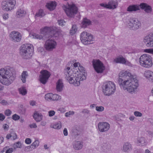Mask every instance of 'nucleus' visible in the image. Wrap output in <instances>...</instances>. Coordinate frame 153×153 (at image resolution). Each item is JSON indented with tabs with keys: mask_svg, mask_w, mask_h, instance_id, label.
Masks as SVG:
<instances>
[{
	"mask_svg": "<svg viewBox=\"0 0 153 153\" xmlns=\"http://www.w3.org/2000/svg\"><path fill=\"white\" fill-rule=\"evenodd\" d=\"M29 126L31 128H35L37 127L36 124L35 123H33L32 124L30 125H29Z\"/></svg>",
	"mask_w": 153,
	"mask_h": 153,
	"instance_id": "obj_53",
	"label": "nucleus"
},
{
	"mask_svg": "<svg viewBox=\"0 0 153 153\" xmlns=\"http://www.w3.org/2000/svg\"><path fill=\"white\" fill-rule=\"evenodd\" d=\"M58 110L60 111L62 113H63L65 111V108L63 107L59 108L58 109Z\"/></svg>",
	"mask_w": 153,
	"mask_h": 153,
	"instance_id": "obj_56",
	"label": "nucleus"
},
{
	"mask_svg": "<svg viewBox=\"0 0 153 153\" xmlns=\"http://www.w3.org/2000/svg\"><path fill=\"white\" fill-rule=\"evenodd\" d=\"M58 22L59 25L61 26L64 25V23H65V22L63 20H58Z\"/></svg>",
	"mask_w": 153,
	"mask_h": 153,
	"instance_id": "obj_49",
	"label": "nucleus"
},
{
	"mask_svg": "<svg viewBox=\"0 0 153 153\" xmlns=\"http://www.w3.org/2000/svg\"><path fill=\"white\" fill-rule=\"evenodd\" d=\"M137 143L139 144L141 146H144L146 145V140L144 137H142L138 138Z\"/></svg>",
	"mask_w": 153,
	"mask_h": 153,
	"instance_id": "obj_27",
	"label": "nucleus"
},
{
	"mask_svg": "<svg viewBox=\"0 0 153 153\" xmlns=\"http://www.w3.org/2000/svg\"><path fill=\"white\" fill-rule=\"evenodd\" d=\"M25 142L26 144H29L31 143V140L30 138H27L25 140Z\"/></svg>",
	"mask_w": 153,
	"mask_h": 153,
	"instance_id": "obj_48",
	"label": "nucleus"
},
{
	"mask_svg": "<svg viewBox=\"0 0 153 153\" xmlns=\"http://www.w3.org/2000/svg\"><path fill=\"white\" fill-rule=\"evenodd\" d=\"M61 99V97L59 96L58 95L54 94H53V96L52 97V100H59V99Z\"/></svg>",
	"mask_w": 153,
	"mask_h": 153,
	"instance_id": "obj_38",
	"label": "nucleus"
},
{
	"mask_svg": "<svg viewBox=\"0 0 153 153\" xmlns=\"http://www.w3.org/2000/svg\"><path fill=\"white\" fill-rule=\"evenodd\" d=\"M62 127L61 123L60 122L55 123L53 125V128L55 129H59Z\"/></svg>",
	"mask_w": 153,
	"mask_h": 153,
	"instance_id": "obj_35",
	"label": "nucleus"
},
{
	"mask_svg": "<svg viewBox=\"0 0 153 153\" xmlns=\"http://www.w3.org/2000/svg\"><path fill=\"white\" fill-rule=\"evenodd\" d=\"M0 103H1L3 105H7V101L4 100H1V102Z\"/></svg>",
	"mask_w": 153,
	"mask_h": 153,
	"instance_id": "obj_60",
	"label": "nucleus"
},
{
	"mask_svg": "<svg viewBox=\"0 0 153 153\" xmlns=\"http://www.w3.org/2000/svg\"><path fill=\"white\" fill-rule=\"evenodd\" d=\"M82 24V27L85 28L91 24V22L86 18H84L83 19Z\"/></svg>",
	"mask_w": 153,
	"mask_h": 153,
	"instance_id": "obj_24",
	"label": "nucleus"
},
{
	"mask_svg": "<svg viewBox=\"0 0 153 153\" xmlns=\"http://www.w3.org/2000/svg\"><path fill=\"white\" fill-rule=\"evenodd\" d=\"M65 13L70 18L73 17L77 11L76 7L74 4L69 5L68 7L65 10Z\"/></svg>",
	"mask_w": 153,
	"mask_h": 153,
	"instance_id": "obj_13",
	"label": "nucleus"
},
{
	"mask_svg": "<svg viewBox=\"0 0 153 153\" xmlns=\"http://www.w3.org/2000/svg\"><path fill=\"white\" fill-rule=\"evenodd\" d=\"M40 73L41 74L39 76L40 81L41 83L45 84L47 82L51 74L48 71L46 70L41 71Z\"/></svg>",
	"mask_w": 153,
	"mask_h": 153,
	"instance_id": "obj_15",
	"label": "nucleus"
},
{
	"mask_svg": "<svg viewBox=\"0 0 153 153\" xmlns=\"http://www.w3.org/2000/svg\"><path fill=\"white\" fill-rule=\"evenodd\" d=\"M131 145L128 142L124 143L123 146V150L125 152H128L132 150Z\"/></svg>",
	"mask_w": 153,
	"mask_h": 153,
	"instance_id": "obj_20",
	"label": "nucleus"
},
{
	"mask_svg": "<svg viewBox=\"0 0 153 153\" xmlns=\"http://www.w3.org/2000/svg\"><path fill=\"white\" fill-rule=\"evenodd\" d=\"M125 58L122 56H118L115 58V62L123 64Z\"/></svg>",
	"mask_w": 153,
	"mask_h": 153,
	"instance_id": "obj_29",
	"label": "nucleus"
},
{
	"mask_svg": "<svg viewBox=\"0 0 153 153\" xmlns=\"http://www.w3.org/2000/svg\"><path fill=\"white\" fill-rule=\"evenodd\" d=\"M10 39L14 42H18L21 39L22 36L18 32L15 31H12L9 35Z\"/></svg>",
	"mask_w": 153,
	"mask_h": 153,
	"instance_id": "obj_16",
	"label": "nucleus"
},
{
	"mask_svg": "<svg viewBox=\"0 0 153 153\" xmlns=\"http://www.w3.org/2000/svg\"><path fill=\"white\" fill-rule=\"evenodd\" d=\"M107 5L108 9H114L115 8V2L114 0L110 1Z\"/></svg>",
	"mask_w": 153,
	"mask_h": 153,
	"instance_id": "obj_30",
	"label": "nucleus"
},
{
	"mask_svg": "<svg viewBox=\"0 0 153 153\" xmlns=\"http://www.w3.org/2000/svg\"><path fill=\"white\" fill-rule=\"evenodd\" d=\"M12 118L14 120H17L20 118V117L16 114H15L12 116Z\"/></svg>",
	"mask_w": 153,
	"mask_h": 153,
	"instance_id": "obj_43",
	"label": "nucleus"
},
{
	"mask_svg": "<svg viewBox=\"0 0 153 153\" xmlns=\"http://www.w3.org/2000/svg\"><path fill=\"white\" fill-rule=\"evenodd\" d=\"M5 118V116L2 114H0V120L3 121Z\"/></svg>",
	"mask_w": 153,
	"mask_h": 153,
	"instance_id": "obj_52",
	"label": "nucleus"
},
{
	"mask_svg": "<svg viewBox=\"0 0 153 153\" xmlns=\"http://www.w3.org/2000/svg\"><path fill=\"white\" fill-rule=\"evenodd\" d=\"M4 140V138L3 137H0V144L3 142Z\"/></svg>",
	"mask_w": 153,
	"mask_h": 153,
	"instance_id": "obj_63",
	"label": "nucleus"
},
{
	"mask_svg": "<svg viewBox=\"0 0 153 153\" xmlns=\"http://www.w3.org/2000/svg\"><path fill=\"white\" fill-rule=\"evenodd\" d=\"M11 114V111L9 109H7L5 110V114L7 116H10Z\"/></svg>",
	"mask_w": 153,
	"mask_h": 153,
	"instance_id": "obj_46",
	"label": "nucleus"
},
{
	"mask_svg": "<svg viewBox=\"0 0 153 153\" xmlns=\"http://www.w3.org/2000/svg\"><path fill=\"white\" fill-rule=\"evenodd\" d=\"M13 152L12 148H10L7 149L6 152V153H12Z\"/></svg>",
	"mask_w": 153,
	"mask_h": 153,
	"instance_id": "obj_54",
	"label": "nucleus"
},
{
	"mask_svg": "<svg viewBox=\"0 0 153 153\" xmlns=\"http://www.w3.org/2000/svg\"><path fill=\"white\" fill-rule=\"evenodd\" d=\"M36 102L34 100H31L30 102V105L32 106H34L35 105Z\"/></svg>",
	"mask_w": 153,
	"mask_h": 153,
	"instance_id": "obj_57",
	"label": "nucleus"
},
{
	"mask_svg": "<svg viewBox=\"0 0 153 153\" xmlns=\"http://www.w3.org/2000/svg\"><path fill=\"white\" fill-rule=\"evenodd\" d=\"M93 67L98 73H102L105 70L103 63L99 60L93 59L92 61Z\"/></svg>",
	"mask_w": 153,
	"mask_h": 153,
	"instance_id": "obj_12",
	"label": "nucleus"
},
{
	"mask_svg": "<svg viewBox=\"0 0 153 153\" xmlns=\"http://www.w3.org/2000/svg\"><path fill=\"white\" fill-rule=\"evenodd\" d=\"M39 140H36L31 145L32 146V148L34 149L39 146Z\"/></svg>",
	"mask_w": 153,
	"mask_h": 153,
	"instance_id": "obj_37",
	"label": "nucleus"
},
{
	"mask_svg": "<svg viewBox=\"0 0 153 153\" xmlns=\"http://www.w3.org/2000/svg\"><path fill=\"white\" fill-rule=\"evenodd\" d=\"M22 144L20 142H18L14 144V148L16 149L17 148H21L22 147Z\"/></svg>",
	"mask_w": 153,
	"mask_h": 153,
	"instance_id": "obj_39",
	"label": "nucleus"
},
{
	"mask_svg": "<svg viewBox=\"0 0 153 153\" xmlns=\"http://www.w3.org/2000/svg\"><path fill=\"white\" fill-rule=\"evenodd\" d=\"M15 77V71L13 68L7 66L0 70V82L3 84L9 85Z\"/></svg>",
	"mask_w": 153,
	"mask_h": 153,
	"instance_id": "obj_3",
	"label": "nucleus"
},
{
	"mask_svg": "<svg viewBox=\"0 0 153 153\" xmlns=\"http://www.w3.org/2000/svg\"><path fill=\"white\" fill-rule=\"evenodd\" d=\"M90 111L87 109H83L82 111V113L84 114H90Z\"/></svg>",
	"mask_w": 153,
	"mask_h": 153,
	"instance_id": "obj_42",
	"label": "nucleus"
},
{
	"mask_svg": "<svg viewBox=\"0 0 153 153\" xmlns=\"http://www.w3.org/2000/svg\"><path fill=\"white\" fill-rule=\"evenodd\" d=\"M63 134L65 136H66L68 135V131L67 130L66 128H65L63 130Z\"/></svg>",
	"mask_w": 153,
	"mask_h": 153,
	"instance_id": "obj_55",
	"label": "nucleus"
},
{
	"mask_svg": "<svg viewBox=\"0 0 153 153\" xmlns=\"http://www.w3.org/2000/svg\"><path fill=\"white\" fill-rule=\"evenodd\" d=\"M9 128V126L7 124H5L3 126V128H4V129L5 130H8Z\"/></svg>",
	"mask_w": 153,
	"mask_h": 153,
	"instance_id": "obj_59",
	"label": "nucleus"
},
{
	"mask_svg": "<svg viewBox=\"0 0 153 153\" xmlns=\"http://www.w3.org/2000/svg\"><path fill=\"white\" fill-rule=\"evenodd\" d=\"M78 69L80 73L79 74H77L76 76V74L73 73V71L70 69V67H67L64 71L66 79L68 80L70 84H73L75 86H79L80 84V81H83L86 79L85 75L84 74V68L79 65Z\"/></svg>",
	"mask_w": 153,
	"mask_h": 153,
	"instance_id": "obj_2",
	"label": "nucleus"
},
{
	"mask_svg": "<svg viewBox=\"0 0 153 153\" xmlns=\"http://www.w3.org/2000/svg\"><path fill=\"white\" fill-rule=\"evenodd\" d=\"M11 137L12 139L13 140H15L17 138V136L15 133H14L12 135H11Z\"/></svg>",
	"mask_w": 153,
	"mask_h": 153,
	"instance_id": "obj_51",
	"label": "nucleus"
},
{
	"mask_svg": "<svg viewBox=\"0 0 153 153\" xmlns=\"http://www.w3.org/2000/svg\"><path fill=\"white\" fill-rule=\"evenodd\" d=\"M144 41L147 47H153V33H150L145 36Z\"/></svg>",
	"mask_w": 153,
	"mask_h": 153,
	"instance_id": "obj_17",
	"label": "nucleus"
},
{
	"mask_svg": "<svg viewBox=\"0 0 153 153\" xmlns=\"http://www.w3.org/2000/svg\"><path fill=\"white\" fill-rule=\"evenodd\" d=\"M119 76L118 82L120 87L129 93L134 92L138 86L137 79L127 71L121 72Z\"/></svg>",
	"mask_w": 153,
	"mask_h": 153,
	"instance_id": "obj_1",
	"label": "nucleus"
},
{
	"mask_svg": "<svg viewBox=\"0 0 153 153\" xmlns=\"http://www.w3.org/2000/svg\"><path fill=\"white\" fill-rule=\"evenodd\" d=\"M53 96V94L51 93H47L45 96V98L46 100L51 101Z\"/></svg>",
	"mask_w": 153,
	"mask_h": 153,
	"instance_id": "obj_34",
	"label": "nucleus"
},
{
	"mask_svg": "<svg viewBox=\"0 0 153 153\" xmlns=\"http://www.w3.org/2000/svg\"><path fill=\"white\" fill-rule=\"evenodd\" d=\"M140 65L145 68H149L152 65L151 56L149 54H144L141 55L139 59Z\"/></svg>",
	"mask_w": 153,
	"mask_h": 153,
	"instance_id": "obj_8",
	"label": "nucleus"
},
{
	"mask_svg": "<svg viewBox=\"0 0 153 153\" xmlns=\"http://www.w3.org/2000/svg\"><path fill=\"white\" fill-rule=\"evenodd\" d=\"M28 76V74L27 71H23L21 75V80L23 83L26 82V79Z\"/></svg>",
	"mask_w": 153,
	"mask_h": 153,
	"instance_id": "obj_28",
	"label": "nucleus"
},
{
	"mask_svg": "<svg viewBox=\"0 0 153 153\" xmlns=\"http://www.w3.org/2000/svg\"><path fill=\"white\" fill-rule=\"evenodd\" d=\"M32 45L30 44L22 45L20 48V53L23 58L29 59L33 54Z\"/></svg>",
	"mask_w": 153,
	"mask_h": 153,
	"instance_id": "obj_6",
	"label": "nucleus"
},
{
	"mask_svg": "<svg viewBox=\"0 0 153 153\" xmlns=\"http://www.w3.org/2000/svg\"><path fill=\"white\" fill-rule=\"evenodd\" d=\"M26 14V11L22 9H19L16 12V15L18 18L23 17Z\"/></svg>",
	"mask_w": 153,
	"mask_h": 153,
	"instance_id": "obj_25",
	"label": "nucleus"
},
{
	"mask_svg": "<svg viewBox=\"0 0 153 153\" xmlns=\"http://www.w3.org/2000/svg\"><path fill=\"white\" fill-rule=\"evenodd\" d=\"M41 34L42 35L34 33L32 35L34 38L40 39H45V38H49L53 36H56V35L57 33L51 27H46L43 29H41Z\"/></svg>",
	"mask_w": 153,
	"mask_h": 153,
	"instance_id": "obj_4",
	"label": "nucleus"
},
{
	"mask_svg": "<svg viewBox=\"0 0 153 153\" xmlns=\"http://www.w3.org/2000/svg\"><path fill=\"white\" fill-rule=\"evenodd\" d=\"M33 149L31 145L27 146L25 148V151L26 152H29Z\"/></svg>",
	"mask_w": 153,
	"mask_h": 153,
	"instance_id": "obj_41",
	"label": "nucleus"
},
{
	"mask_svg": "<svg viewBox=\"0 0 153 153\" xmlns=\"http://www.w3.org/2000/svg\"><path fill=\"white\" fill-rule=\"evenodd\" d=\"M74 114V111H69V112L66 113L65 114V116L66 117H68L71 114L73 115Z\"/></svg>",
	"mask_w": 153,
	"mask_h": 153,
	"instance_id": "obj_45",
	"label": "nucleus"
},
{
	"mask_svg": "<svg viewBox=\"0 0 153 153\" xmlns=\"http://www.w3.org/2000/svg\"><path fill=\"white\" fill-rule=\"evenodd\" d=\"M79 65H80V63L78 62V63H74V65L75 68H78V66Z\"/></svg>",
	"mask_w": 153,
	"mask_h": 153,
	"instance_id": "obj_61",
	"label": "nucleus"
},
{
	"mask_svg": "<svg viewBox=\"0 0 153 153\" xmlns=\"http://www.w3.org/2000/svg\"><path fill=\"white\" fill-rule=\"evenodd\" d=\"M73 148L76 150H79L82 149L83 146L82 143L79 141H75L73 143Z\"/></svg>",
	"mask_w": 153,
	"mask_h": 153,
	"instance_id": "obj_19",
	"label": "nucleus"
},
{
	"mask_svg": "<svg viewBox=\"0 0 153 153\" xmlns=\"http://www.w3.org/2000/svg\"><path fill=\"white\" fill-rule=\"evenodd\" d=\"M56 6V2L55 1H51L46 4V6L50 10H53Z\"/></svg>",
	"mask_w": 153,
	"mask_h": 153,
	"instance_id": "obj_21",
	"label": "nucleus"
},
{
	"mask_svg": "<svg viewBox=\"0 0 153 153\" xmlns=\"http://www.w3.org/2000/svg\"><path fill=\"white\" fill-rule=\"evenodd\" d=\"M96 110L98 111H102L104 110V108L103 106H96Z\"/></svg>",
	"mask_w": 153,
	"mask_h": 153,
	"instance_id": "obj_40",
	"label": "nucleus"
},
{
	"mask_svg": "<svg viewBox=\"0 0 153 153\" xmlns=\"http://www.w3.org/2000/svg\"><path fill=\"white\" fill-rule=\"evenodd\" d=\"M45 15V14L43 10L42 9H40L39 11L36 13L35 15V17H42L44 16Z\"/></svg>",
	"mask_w": 153,
	"mask_h": 153,
	"instance_id": "obj_32",
	"label": "nucleus"
},
{
	"mask_svg": "<svg viewBox=\"0 0 153 153\" xmlns=\"http://www.w3.org/2000/svg\"><path fill=\"white\" fill-rule=\"evenodd\" d=\"M100 5L101 6L104 7L105 8H108V5L107 4L101 3L100 4Z\"/></svg>",
	"mask_w": 153,
	"mask_h": 153,
	"instance_id": "obj_58",
	"label": "nucleus"
},
{
	"mask_svg": "<svg viewBox=\"0 0 153 153\" xmlns=\"http://www.w3.org/2000/svg\"><path fill=\"white\" fill-rule=\"evenodd\" d=\"M3 18L4 20H6L8 18V13H4L3 15Z\"/></svg>",
	"mask_w": 153,
	"mask_h": 153,
	"instance_id": "obj_50",
	"label": "nucleus"
},
{
	"mask_svg": "<svg viewBox=\"0 0 153 153\" xmlns=\"http://www.w3.org/2000/svg\"><path fill=\"white\" fill-rule=\"evenodd\" d=\"M134 115L136 117H141L142 116V114L138 111H135L134 112Z\"/></svg>",
	"mask_w": 153,
	"mask_h": 153,
	"instance_id": "obj_44",
	"label": "nucleus"
},
{
	"mask_svg": "<svg viewBox=\"0 0 153 153\" xmlns=\"http://www.w3.org/2000/svg\"><path fill=\"white\" fill-rule=\"evenodd\" d=\"M80 40L83 44L89 45L91 44V42L94 40V38L90 33L84 31L81 33Z\"/></svg>",
	"mask_w": 153,
	"mask_h": 153,
	"instance_id": "obj_10",
	"label": "nucleus"
},
{
	"mask_svg": "<svg viewBox=\"0 0 153 153\" xmlns=\"http://www.w3.org/2000/svg\"><path fill=\"white\" fill-rule=\"evenodd\" d=\"M144 75L149 81L153 82V72L150 71H145Z\"/></svg>",
	"mask_w": 153,
	"mask_h": 153,
	"instance_id": "obj_22",
	"label": "nucleus"
},
{
	"mask_svg": "<svg viewBox=\"0 0 153 153\" xmlns=\"http://www.w3.org/2000/svg\"><path fill=\"white\" fill-rule=\"evenodd\" d=\"M11 137V135L10 134H8L6 135V138L8 140Z\"/></svg>",
	"mask_w": 153,
	"mask_h": 153,
	"instance_id": "obj_64",
	"label": "nucleus"
},
{
	"mask_svg": "<svg viewBox=\"0 0 153 153\" xmlns=\"http://www.w3.org/2000/svg\"><path fill=\"white\" fill-rule=\"evenodd\" d=\"M56 43L53 39H49L46 40L45 44V48L48 51H52L56 48Z\"/></svg>",
	"mask_w": 153,
	"mask_h": 153,
	"instance_id": "obj_14",
	"label": "nucleus"
},
{
	"mask_svg": "<svg viewBox=\"0 0 153 153\" xmlns=\"http://www.w3.org/2000/svg\"><path fill=\"white\" fill-rule=\"evenodd\" d=\"M55 112L54 111L51 110L48 112L49 116L50 117H52L55 114Z\"/></svg>",
	"mask_w": 153,
	"mask_h": 153,
	"instance_id": "obj_47",
	"label": "nucleus"
},
{
	"mask_svg": "<svg viewBox=\"0 0 153 153\" xmlns=\"http://www.w3.org/2000/svg\"><path fill=\"white\" fill-rule=\"evenodd\" d=\"M115 85L111 81L104 83L103 85L102 91L105 95L109 96L114 93Z\"/></svg>",
	"mask_w": 153,
	"mask_h": 153,
	"instance_id": "obj_9",
	"label": "nucleus"
},
{
	"mask_svg": "<svg viewBox=\"0 0 153 153\" xmlns=\"http://www.w3.org/2000/svg\"><path fill=\"white\" fill-rule=\"evenodd\" d=\"M19 93L22 95H25L27 93V91L25 87H22L19 89Z\"/></svg>",
	"mask_w": 153,
	"mask_h": 153,
	"instance_id": "obj_31",
	"label": "nucleus"
},
{
	"mask_svg": "<svg viewBox=\"0 0 153 153\" xmlns=\"http://www.w3.org/2000/svg\"><path fill=\"white\" fill-rule=\"evenodd\" d=\"M77 29L76 25H72V28L70 30V33L71 35H73L74 34L76 31Z\"/></svg>",
	"mask_w": 153,
	"mask_h": 153,
	"instance_id": "obj_33",
	"label": "nucleus"
},
{
	"mask_svg": "<svg viewBox=\"0 0 153 153\" xmlns=\"http://www.w3.org/2000/svg\"><path fill=\"white\" fill-rule=\"evenodd\" d=\"M123 64L124 65L126 66H127L131 67H132L133 65L131 63V62L128 61L126 58H125Z\"/></svg>",
	"mask_w": 153,
	"mask_h": 153,
	"instance_id": "obj_36",
	"label": "nucleus"
},
{
	"mask_svg": "<svg viewBox=\"0 0 153 153\" xmlns=\"http://www.w3.org/2000/svg\"><path fill=\"white\" fill-rule=\"evenodd\" d=\"M139 7L141 9L144 10L145 12L147 13H150L152 11L151 6L144 3H141L139 6L137 5H130L127 8V10L130 12L136 11L140 10Z\"/></svg>",
	"mask_w": 153,
	"mask_h": 153,
	"instance_id": "obj_7",
	"label": "nucleus"
},
{
	"mask_svg": "<svg viewBox=\"0 0 153 153\" xmlns=\"http://www.w3.org/2000/svg\"><path fill=\"white\" fill-rule=\"evenodd\" d=\"M33 117L36 122H39L42 120V116L41 114L39 113L38 112H36L34 113Z\"/></svg>",
	"mask_w": 153,
	"mask_h": 153,
	"instance_id": "obj_26",
	"label": "nucleus"
},
{
	"mask_svg": "<svg viewBox=\"0 0 153 153\" xmlns=\"http://www.w3.org/2000/svg\"><path fill=\"white\" fill-rule=\"evenodd\" d=\"M123 21L126 23L127 27L132 30H136L139 29L141 26L140 22L135 18H131L127 16L123 19Z\"/></svg>",
	"mask_w": 153,
	"mask_h": 153,
	"instance_id": "obj_5",
	"label": "nucleus"
},
{
	"mask_svg": "<svg viewBox=\"0 0 153 153\" xmlns=\"http://www.w3.org/2000/svg\"><path fill=\"white\" fill-rule=\"evenodd\" d=\"M56 89L58 91H61L63 90L64 85L62 80L59 79L56 83Z\"/></svg>",
	"mask_w": 153,
	"mask_h": 153,
	"instance_id": "obj_23",
	"label": "nucleus"
},
{
	"mask_svg": "<svg viewBox=\"0 0 153 153\" xmlns=\"http://www.w3.org/2000/svg\"><path fill=\"white\" fill-rule=\"evenodd\" d=\"M135 118V117L134 116H131L129 117V119L131 121H133L134 120Z\"/></svg>",
	"mask_w": 153,
	"mask_h": 153,
	"instance_id": "obj_62",
	"label": "nucleus"
},
{
	"mask_svg": "<svg viewBox=\"0 0 153 153\" xmlns=\"http://www.w3.org/2000/svg\"><path fill=\"white\" fill-rule=\"evenodd\" d=\"M98 127L100 132H104L108 131L110 128V125L107 123L100 122L98 124Z\"/></svg>",
	"mask_w": 153,
	"mask_h": 153,
	"instance_id": "obj_18",
	"label": "nucleus"
},
{
	"mask_svg": "<svg viewBox=\"0 0 153 153\" xmlns=\"http://www.w3.org/2000/svg\"><path fill=\"white\" fill-rule=\"evenodd\" d=\"M16 4L15 0L3 1L1 3V8L6 11L10 10L14 8Z\"/></svg>",
	"mask_w": 153,
	"mask_h": 153,
	"instance_id": "obj_11",
	"label": "nucleus"
}]
</instances>
